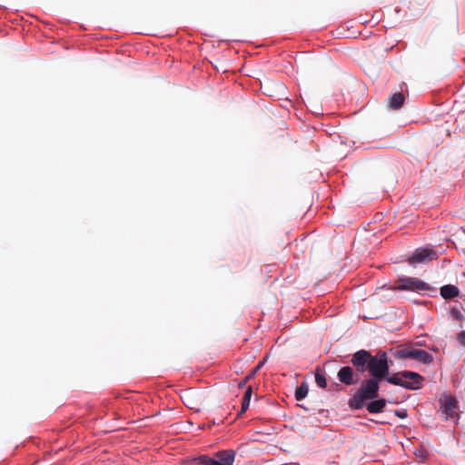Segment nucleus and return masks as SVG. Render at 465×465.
Returning <instances> with one entry per match:
<instances>
[{"label":"nucleus","mask_w":465,"mask_h":465,"mask_svg":"<svg viewBox=\"0 0 465 465\" xmlns=\"http://www.w3.org/2000/svg\"><path fill=\"white\" fill-rule=\"evenodd\" d=\"M367 371L371 379L381 382L385 380L391 384L401 386L407 390H419L424 382L423 376L411 371L390 374L387 352L383 351H379L375 355H372L371 361L367 365Z\"/></svg>","instance_id":"f257e3e1"},{"label":"nucleus","mask_w":465,"mask_h":465,"mask_svg":"<svg viewBox=\"0 0 465 465\" xmlns=\"http://www.w3.org/2000/svg\"><path fill=\"white\" fill-rule=\"evenodd\" d=\"M380 383L381 381L371 378L364 381L349 400V407L351 410H361L367 401L376 399L379 396Z\"/></svg>","instance_id":"f03ea898"},{"label":"nucleus","mask_w":465,"mask_h":465,"mask_svg":"<svg viewBox=\"0 0 465 465\" xmlns=\"http://www.w3.org/2000/svg\"><path fill=\"white\" fill-rule=\"evenodd\" d=\"M391 290L422 292L430 291V286L419 278L402 276L396 281Z\"/></svg>","instance_id":"7ed1b4c3"},{"label":"nucleus","mask_w":465,"mask_h":465,"mask_svg":"<svg viewBox=\"0 0 465 465\" xmlns=\"http://www.w3.org/2000/svg\"><path fill=\"white\" fill-rule=\"evenodd\" d=\"M395 356L399 359H411L423 364H430L433 361V356L422 349L411 347H399Z\"/></svg>","instance_id":"20e7f679"},{"label":"nucleus","mask_w":465,"mask_h":465,"mask_svg":"<svg viewBox=\"0 0 465 465\" xmlns=\"http://www.w3.org/2000/svg\"><path fill=\"white\" fill-rule=\"evenodd\" d=\"M235 455L233 450H223L217 451L213 457L202 455L199 461L202 465H232Z\"/></svg>","instance_id":"39448f33"},{"label":"nucleus","mask_w":465,"mask_h":465,"mask_svg":"<svg viewBox=\"0 0 465 465\" xmlns=\"http://www.w3.org/2000/svg\"><path fill=\"white\" fill-rule=\"evenodd\" d=\"M438 258L437 252L429 247H420L417 248L412 255L409 258V262L411 264L416 263H425Z\"/></svg>","instance_id":"423d86ee"},{"label":"nucleus","mask_w":465,"mask_h":465,"mask_svg":"<svg viewBox=\"0 0 465 465\" xmlns=\"http://www.w3.org/2000/svg\"><path fill=\"white\" fill-rule=\"evenodd\" d=\"M372 354L366 350H360L351 356V362L355 369L360 372L367 371V365L371 361Z\"/></svg>","instance_id":"0eeeda50"},{"label":"nucleus","mask_w":465,"mask_h":465,"mask_svg":"<svg viewBox=\"0 0 465 465\" xmlns=\"http://www.w3.org/2000/svg\"><path fill=\"white\" fill-rule=\"evenodd\" d=\"M337 378L341 383L347 386L355 384L359 381L358 375L350 366L341 367L337 373Z\"/></svg>","instance_id":"6e6552de"},{"label":"nucleus","mask_w":465,"mask_h":465,"mask_svg":"<svg viewBox=\"0 0 465 465\" xmlns=\"http://www.w3.org/2000/svg\"><path fill=\"white\" fill-rule=\"evenodd\" d=\"M440 409L446 417L453 418L456 415V410L458 408L457 401L452 396H447L441 401Z\"/></svg>","instance_id":"1a4fd4ad"},{"label":"nucleus","mask_w":465,"mask_h":465,"mask_svg":"<svg viewBox=\"0 0 465 465\" xmlns=\"http://www.w3.org/2000/svg\"><path fill=\"white\" fill-rule=\"evenodd\" d=\"M440 293L445 300H450L457 297L460 291L455 285L446 284L440 288Z\"/></svg>","instance_id":"9d476101"},{"label":"nucleus","mask_w":465,"mask_h":465,"mask_svg":"<svg viewBox=\"0 0 465 465\" xmlns=\"http://www.w3.org/2000/svg\"><path fill=\"white\" fill-rule=\"evenodd\" d=\"M386 403L387 401L385 399L373 400L369 404H367L366 408L367 411L371 414L381 413L383 411Z\"/></svg>","instance_id":"9b49d317"},{"label":"nucleus","mask_w":465,"mask_h":465,"mask_svg":"<svg viewBox=\"0 0 465 465\" xmlns=\"http://www.w3.org/2000/svg\"><path fill=\"white\" fill-rule=\"evenodd\" d=\"M405 101V96L401 93L393 94L389 99V107L392 110H399L401 108Z\"/></svg>","instance_id":"f8f14e48"},{"label":"nucleus","mask_w":465,"mask_h":465,"mask_svg":"<svg viewBox=\"0 0 465 465\" xmlns=\"http://www.w3.org/2000/svg\"><path fill=\"white\" fill-rule=\"evenodd\" d=\"M309 391L308 385L305 382H302L295 391V399L297 401L303 400Z\"/></svg>","instance_id":"ddd939ff"},{"label":"nucleus","mask_w":465,"mask_h":465,"mask_svg":"<svg viewBox=\"0 0 465 465\" xmlns=\"http://www.w3.org/2000/svg\"><path fill=\"white\" fill-rule=\"evenodd\" d=\"M315 382L320 388L324 389L327 387V380L321 371H317L315 373Z\"/></svg>","instance_id":"4468645a"},{"label":"nucleus","mask_w":465,"mask_h":465,"mask_svg":"<svg viewBox=\"0 0 465 465\" xmlns=\"http://www.w3.org/2000/svg\"><path fill=\"white\" fill-rule=\"evenodd\" d=\"M457 341L460 346L465 348V331H461L457 334Z\"/></svg>","instance_id":"2eb2a0df"},{"label":"nucleus","mask_w":465,"mask_h":465,"mask_svg":"<svg viewBox=\"0 0 465 465\" xmlns=\"http://www.w3.org/2000/svg\"><path fill=\"white\" fill-rule=\"evenodd\" d=\"M262 365H263V361L259 362V364L251 371V373L245 378V380L248 381L249 379L253 377L255 375V373L258 371V370H260V368H262Z\"/></svg>","instance_id":"dca6fc26"},{"label":"nucleus","mask_w":465,"mask_h":465,"mask_svg":"<svg viewBox=\"0 0 465 465\" xmlns=\"http://www.w3.org/2000/svg\"><path fill=\"white\" fill-rule=\"evenodd\" d=\"M249 406H250V401L242 399L240 414L244 413L248 410Z\"/></svg>","instance_id":"f3484780"},{"label":"nucleus","mask_w":465,"mask_h":465,"mask_svg":"<svg viewBox=\"0 0 465 465\" xmlns=\"http://www.w3.org/2000/svg\"><path fill=\"white\" fill-rule=\"evenodd\" d=\"M395 415L401 419H405L408 416V412L406 410H397L395 411Z\"/></svg>","instance_id":"a211bd4d"},{"label":"nucleus","mask_w":465,"mask_h":465,"mask_svg":"<svg viewBox=\"0 0 465 465\" xmlns=\"http://www.w3.org/2000/svg\"><path fill=\"white\" fill-rule=\"evenodd\" d=\"M252 392V388L248 387L247 390L244 392V395H243L242 399L251 401Z\"/></svg>","instance_id":"6ab92c4d"},{"label":"nucleus","mask_w":465,"mask_h":465,"mask_svg":"<svg viewBox=\"0 0 465 465\" xmlns=\"http://www.w3.org/2000/svg\"><path fill=\"white\" fill-rule=\"evenodd\" d=\"M244 381H246V380H245ZM244 383H245V382L241 383V384H240V387L243 386V384H244Z\"/></svg>","instance_id":"aec40b11"}]
</instances>
